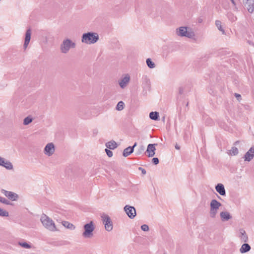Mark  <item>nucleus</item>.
I'll list each match as a JSON object with an SVG mask.
<instances>
[{"instance_id": "29", "label": "nucleus", "mask_w": 254, "mask_h": 254, "mask_svg": "<svg viewBox=\"0 0 254 254\" xmlns=\"http://www.w3.org/2000/svg\"><path fill=\"white\" fill-rule=\"evenodd\" d=\"M0 202L5 204V205H11V203L9 200L5 197H2L0 196Z\"/></svg>"}, {"instance_id": "16", "label": "nucleus", "mask_w": 254, "mask_h": 254, "mask_svg": "<svg viewBox=\"0 0 254 254\" xmlns=\"http://www.w3.org/2000/svg\"><path fill=\"white\" fill-rule=\"evenodd\" d=\"M31 30L30 29H28L26 31L24 42L23 44V49L25 50L27 49L28 45L29 44L31 39Z\"/></svg>"}, {"instance_id": "3", "label": "nucleus", "mask_w": 254, "mask_h": 254, "mask_svg": "<svg viewBox=\"0 0 254 254\" xmlns=\"http://www.w3.org/2000/svg\"><path fill=\"white\" fill-rule=\"evenodd\" d=\"M176 33L179 37H185L190 39H193L195 36L194 32L190 28L186 26H181L177 28Z\"/></svg>"}, {"instance_id": "37", "label": "nucleus", "mask_w": 254, "mask_h": 254, "mask_svg": "<svg viewBox=\"0 0 254 254\" xmlns=\"http://www.w3.org/2000/svg\"><path fill=\"white\" fill-rule=\"evenodd\" d=\"M145 150V147L144 146H141L138 151V154L141 153Z\"/></svg>"}, {"instance_id": "21", "label": "nucleus", "mask_w": 254, "mask_h": 254, "mask_svg": "<svg viewBox=\"0 0 254 254\" xmlns=\"http://www.w3.org/2000/svg\"><path fill=\"white\" fill-rule=\"evenodd\" d=\"M246 3L248 11L251 13L254 11V0H249Z\"/></svg>"}, {"instance_id": "25", "label": "nucleus", "mask_w": 254, "mask_h": 254, "mask_svg": "<svg viewBox=\"0 0 254 254\" xmlns=\"http://www.w3.org/2000/svg\"><path fill=\"white\" fill-rule=\"evenodd\" d=\"M125 107V104L123 101H120L118 102L116 107V109L118 111H122Z\"/></svg>"}, {"instance_id": "36", "label": "nucleus", "mask_w": 254, "mask_h": 254, "mask_svg": "<svg viewBox=\"0 0 254 254\" xmlns=\"http://www.w3.org/2000/svg\"><path fill=\"white\" fill-rule=\"evenodd\" d=\"M152 161L155 165H157L159 163V159L158 158H153Z\"/></svg>"}, {"instance_id": "17", "label": "nucleus", "mask_w": 254, "mask_h": 254, "mask_svg": "<svg viewBox=\"0 0 254 254\" xmlns=\"http://www.w3.org/2000/svg\"><path fill=\"white\" fill-rule=\"evenodd\" d=\"M137 145V143L135 142L132 146H129L125 148L123 153V155L124 157H127L131 154L134 150V148Z\"/></svg>"}, {"instance_id": "30", "label": "nucleus", "mask_w": 254, "mask_h": 254, "mask_svg": "<svg viewBox=\"0 0 254 254\" xmlns=\"http://www.w3.org/2000/svg\"><path fill=\"white\" fill-rule=\"evenodd\" d=\"M0 202L5 204V205H11V203L9 200L5 197H2L0 196Z\"/></svg>"}, {"instance_id": "27", "label": "nucleus", "mask_w": 254, "mask_h": 254, "mask_svg": "<svg viewBox=\"0 0 254 254\" xmlns=\"http://www.w3.org/2000/svg\"><path fill=\"white\" fill-rule=\"evenodd\" d=\"M63 224L65 227L70 229H71V230L74 229V228H75V227L73 224L69 223L67 221H64L63 222Z\"/></svg>"}, {"instance_id": "39", "label": "nucleus", "mask_w": 254, "mask_h": 254, "mask_svg": "<svg viewBox=\"0 0 254 254\" xmlns=\"http://www.w3.org/2000/svg\"><path fill=\"white\" fill-rule=\"evenodd\" d=\"M141 173L142 174L145 175L146 173V171L144 169H143L141 170Z\"/></svg>"}, {"instance_id": "15", "label": "nucleus", "mask_w": 254, "mask_h": 254, "mask_svg": "<svg viewBox=\"0 0 254 254\" xmlns=\"http://www.w3.org/2000/svg\"><path fill=\"white\" fill-rule=\"evenodd\" d=\"M254 157V146H252L250 149L245 153L244 159L245 161L250 162Z\"/></svg>"}, {"instance_id": "43", "label": "nucleus", "mask_w": 254, "mask_h": 254, "mask_svg": "<svg viewBox=\"0 0 254 254\" xmlns=\"http://www.w3.org/2000/svg\"><path fill=\"white\" fill-rule=\"evenodd\" d=\"M179 92L180 94H181L182 93V90L181 89H180Z\"/></svg>"}, {"instance_id": "19", "label": "nucleus", "mask_w": 254, "mask_h": 254, "mask_svg": "<svg viewBox=\"0 0 254 254\" xmlns=\"http://www.w3.org/2000/svg\"><path fill=\"white\" fill-rule=\"evenodd\" d=\"M220 216L222 221H226L232 218V216L228 211H222L220 213Z\"/></svg>"}, {"instance_id": "14", "label": "nucleus", "mask_w": 254, "mask_h": 254, "mask_svg": "<svg viewBox=\"0 0 254 254\" xmlns=\"http://www.w3.org/2000/svg\"><path fill=\"white\" fill-rule=\"evenodd\" d=\"M237 236L242 242L247 243L248 242V236L244 229H240L238 231Z\"/></svg>"}, {"instance_id": "5", "label": "nucleus", "mask_w": 254, "mask_h": 254, "mask_svg": "<svg viewBox=\"0 0 254 254\" xmlns=\"http://www.w3.org/2000/svg\"><path fill=\"white\" fill-rule=\"evenodd\" d=\"M100 217L104 225L105 229L108 232L111 231L113 229V223L109 215L105 213H102L101 214Z\"/></svg>"}, {"instance_id": "38", "label": "nucleus", "mask_w": 254, "mask_h": 254, "mask_svg": "<svg viewBox=\"0 0 254 254\" xmlns=\"http://www.w3.org/2000/svg\"><path fill=\"white\" fill-rule=\"evenodd\" d=\"M235 96L238 100H239V99L241 98V95L237 93H235Z\"/></svg>"}, {"instance_id": "22", "label": "nucleus", "mask_w": 254, "mask_h": 254, "mask_svg": "<svg viewBox=\"0 0 254 254\" xmlns=\"http://www.w3.org/2000/svg\"><path fill=\"white\" fill-rule=\"evenodd\" d=\"M106 146L110 149H114L117 147L118 145L116 141L112 140L107 142Z\"/></svg>"}, {"instance_id": "28", "label": "nucleus", "mask_w": 254, "mask_h": 254, "mask_svg": "<svg viewBox=\"0 0 254 254\" xmlns=\"http://www.w3.org/2000/svg\"><path fill=\"white\" fill-rule=\"evenodd\" d=\"M146 64L147 66L150 68H153L155 67V64L153 62L151 61L150 59H147L146 60Z\"/></svg>"}, {"instance_id": "10", "label": "nucleus", "mask_w": 254, "mask_h": 254, "mask_svg": "<svg viewBox=\"0 0 254 254\" xmlns=\"http://www.w3.org/2000/svg\"><path fill=\"white\" fill-rule=\"evenodd\" d=\"M124 210L127 216L130 219H133L136 215V210L133 206L126 205Z\"/></svg>"}, {"instance_id": "12", "label": "nucleus", "mask_w": 254, "mask_h": 254, "mask_svg": "<svg viewBox=\"0 0 254 254\" xmlns=\"http://www.w3.org/2000/svg\"><path fill=\"white\" fill-rule=\"evenodd\" d=\"M0 166L5 168L7 170H12L13 169L12 164L8 160L1 157L0 156Z\"/></svg>"}, {"instance_id": "24", "label": "nucleus", "mask_w": 254, "mask_h": 254, "mask_svg": "<svg viewBox=\"0 0 254 254\" xmlns=\"http://www.w3.org/2000/svg\"><path fill=\"white\" fill-rule=\"evenodd\" d=\"M149 118L154 121H158L159 119V113L157 112H151L149 114Z\"/></svg>"}, {"instance_id": "1", "label": "nucleus", "mask_w": 254, "mask_h": 254, "mask_svg": "<svg viewBox=\"0 0 254 254\" xmlns=\"http://www.w3.org/2000/svg\"><path fill=\"white\" fill-rule=\"evenodd\" d=\"M99 39L97 33L89 32L82 34L81 42L86 44L91 45L96 43Z\"/></svg>"}, {"instance_id": "7", "label": "nucleus", "mask_w": 254, "mask_h": 254, "mask_svg": "<svg viewBox=\"0 0 254 254\" xmlns=\"http://www.w3.org/2000/svg\"><path fill=\"white\" fill-rule=\"evenodd\" d=\"M84 232L82 236L85 238H90L93 236V232L95 229L94 223L90 221L84 225Z\"/></svg>"}, {"instance_id": "20", "label": "nucleus", "mask_w": 254, "mask_h": 254, "mask_svg": "<svg viewBox=\"0 0 254 254\" xmlns=\"http://www.w3.org/2000/svg\"><path fill=\"white\" fill-rule=\"evenodd\" d=\"M251 249V247L249 244L245 243L242 245L239 251L241 254H244L249 252Z\"/></svg>"}, {"instance_id": "45", "label": "nucleus", "mask_w": 254, "mask_h": 254, "mask_svg": "<svg viewBox=\"0 0 254 254\" xmlns=\"http://www.w3.org/2000/svg\"><path fill=\"white\" fill-rule=\"evenodd\" d=\"M249 0H247V1H248Z\"/></svg>"}, {"instance_id": "42", "label": "nucleus", "mask_w": 254, "mask_h": 254, "mask_svg": "<svg viewBox=\"0 0 254 254\" xmlns=\"http://www.w3.org/2000/svg\"><path fill=\"white\" fill-rule=\"evenodd\" d=\"M138 169L141 171V170H142V169H143V168H141V167H139Z\"/></svg>"}, {"instance_id": "32", "label": "nucleus", "mask_w": 254, "mask_h": 254, "mask_svg": "<svg viewBox=\"0 0 254 254\" xmlns=\"http://www.w3.org/2000/svg\"><path fill=\"white\" fill-rule=\"evenodd\" d=\"M18 245L25 249H29L31 248V245L26 242H18Z\"/></svg>"}, {"instance_id": "26", "label": "nucleus", "mask_w": 254, "mask_h": 254, "mask_svg": "<svg viewBox=\"0 0 254 254\" xmlns=\"http://www.w3.org/2000/svg\"><path fill=\"white\" fill-rule=\"evenodd\" d=\"M238 153V149L236 147H233L231 149L229 150V154L230 155H236Z\"/></svg>"}, {"instance_id": "44", "label": "nucleus", "mask_w": 254, "mask_h": 254, "mask_svg": "<svg viewBox=\"0 0 254 254\" xmlns=\"http://www.w3.org/2000/svg\"><path fill=\"white\" fill-rule=\"evenodd\" d=\"M238 142V141H236V142H235V144H237Z\"/></svg>"}, {"instance_id": "34", "label": "nucleus", "mask_w": 254, "mask_h": 254, "mask_svg": "<svg viewBox=\"0 0 254 254\" xmlns=\"http://www.w3.org/2000/svg\"><path fill=\"white\" fill-rule=\"evenodd\" d=\"M141 229L143 231H149V227L146 224H143L141 225Z\"/></svg>"}, {"instance_id": "9", "label": "nucleus", "mask_w": 254, "mask_h": 254, "mask_svg": "<svg viewBox=\"0 0 254 254\" xmlns=\"http://www.w3.org/2000/svg\"><path fill=\"white\" fill-rule=\"evenodd\" d=\"M55 146L53 143L50 142L46 144L43 150L44 154L48 156H51L55 152Z\"/></svg>"}, {"instance_id": "41", "label": "nucleus", "mask_w": 254, "mask_h": 254, "mask_svg": "<svg viewBox=\"0 0 254 254\" xmlns=\"http://www.w3.org/2000/svg\"><path fill=\"white\" fill-rule=\"evenodd\" d=\"M232 3L234 5H235V2L234 0H231Z\"/></svg>"}, {"instance_id": "18", "label": "nucleus", "mask_w": 254, "mask_h": 254, "mask_svg": "<svg viewBox=\"0 0 254 254\" xmlns=\"http://www.w3.org/2000/svg\"><path fill=\"white\" fill-rule=\"evenodd\" d=\"M215 190L221 195L224 196L226 195V190L224 186L222 184H218L215 186Z\"/></svg>"}, {"instance_id": "40", "label": "nucleus", "mask_w": 254, "mask_h": 254, "mask_svg": "<svg viewBox=\"0 0 254 254\" xmlns=\"http://www.w3.org/2000/svg\"><path fill=\"white\" fill-rule=\"evenodd\" d=\"M175 148H176V149H180V147H179V146H178V145H176V146H175Z\"/></svg>"}, {"instance_id": "11", "label": "nucleus", "mask_w": 254, "mask_h": 254, "mask_svg": "<svg viewBox=\"0 0 254 254\" xmlns=\"http://www.w3.org/2000/svg\"><path fill=\"white\" fill-rule=\"evenodd\" d=\"M130 81V76L128 74H124L118 81L120 87L122 89L125 88Z\"/></svg>"}, {"instance_id": "33", "label": "nucleus", "mask_w": 254, "mask_h": 254, "mask_svg": "<svg viewBox=\"0 0 254 254\" xmlns=\"http://www.w3.org/2000/svg\"><path fill=\"white\" fill-rule=\"evenodd\" d=\"M9 213L6 210L0 208V216L1 217H8Z\"/></svg>"}, {"instance_id": "23", "label": "nucleus", "mask_w": 254, "mask_h": 254, "mask_svg": "<svg viewBox=\"0 0 254 254\" xmlns=\"http://www.w3.org/2000/svg\"><path fill=\"white\" fill-rule=\"evenodd\" d=\"M215 25L217 27L218 30L222 32V34L226 35L225 31L224 29L222 28V23H221V21L216 20L215 21Z\"/></svg>"}, {"instance_id": "13", "label": "nucleus", "mask_w": 254, "mask_h": 254, "mask_svg": "<svg viewBox=\"0 0 254 254\" xmlns=\"http://www.w3.org/2000/svg\"><path fill=\"white\" fill-rule=\"evenodd\" d=\"M157 145V144H149L147 147V149L145 151L146 155L149 157H153L155 154L156 148L155 146Z\"/></svg>"}, {"instance_id": "35", "label": "nucleus", "mask_w": 254, "mask_h": 254, "mask_svg": "<svg viewBox=\"0 0 254 254\" xmlns=\"http://www.w3.org/2000/svg\"><path fill=\"white\" fill-rule=\"evenodd\" d=\"M105 152H106L107 155L109 157H111L113 156V152L110 150H109L108 149H105Z\"/></svg>"}, {"instance_id": "8", "label": "nucleus", "mask_w": 254, "mask_h": 254, "mask_svg": "<svg viewBox=\"0 0 254 254\" xmlns=\"http://www.w3.org/2000/svg\"><path fill=\"white\" fill-rule=\"evenodd\" d=\"M0 192L6 197L8 199L11 201H17L19 198L18 194L14 192L6 190L4 189H1Z\"/></svg>"}, {"instance_id": "6", "label": "nucleus", "mask_w": 254, "mask_h": 254, "mask_svg": "<svg viewBox=\"0 0 254 254\" xmlns=\"http://www.w3.org/2000/svg\"><path fill=\"white\" fill-rule=\"evenodd\" d=\"M221 203L216 199H212L210 203L209 215L211 218H215Z\"/></svg>"}, {"instance_id": "4", "label": "nucleus", "mask_w": 254, "mask_h": 254, "mask_svg": "<svg viewBox=\"0 0 254 254\" xmlns=\"http://www.w3.org/2000/svg\"><path fill=\"white\" fill-rule=\"evenodd\" d=\"M40 221L43 226L50 231H55L57 230L55 223L46 214H43L40 218Z\"/></svg>"}, {"instance_id": "31", "label": "nucleus", "mask_w": 254, "mask_h": 254, "mask_svg": "<svg viewBox=\"0 0 254 254\" xmlns=\"http://www.w3.org/2000/svg\"><path fill=\"white\" fill-rule=\"evenodd\" d=\"M33 121V119L31 116L26 117L23 120V125H28L31 123Z\"/></svg>"}, {"instance_id": "2", "label": "nucleus", "mask_w": 254, "mask_h": 254, "mask_svg": "<svg viewBox=\"0 0 254 254\" xmlns=\"http://www.w3.org/2000/svg\"><path fill=\"white\" fill-rule=\"evenodd\" d=\"M76 43L74 41L69 38H65L60 45V51L62 53L66 54L70 49L76 48Z\"/></svg>"}]
</instances>
